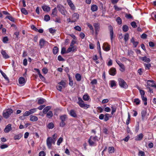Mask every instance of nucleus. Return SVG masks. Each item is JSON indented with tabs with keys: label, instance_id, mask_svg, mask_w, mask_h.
<instances>
[{
	"label": "nucleus",
	"instance_id": "9",
	"mask_svg": "<svg viewBox=\"0 0 156 156\" xmlns=\"http://www.w3.org/2000/svg\"><path fill=\"white\" fill-rule=\"evenodd\" d=\"M108 29L110 32V36L111 39V40L112 42L114 34L113 28L112 26L110 25L108 26Z\"/></svg>",
	"mask_w": 156,
	"mask_h": 156
},
{
	"label": "nucleus",
	"instance_id": "39",
	"mask_svg": "<svg viewBox=\"0 0 156 156\" xmlns=\"http://www.w3.org/2000/svg\"><path fill=\"white\" fill-rule=\"evenodd\" d=\"M109 114L106 113L104 115V120L105 121H107L109 119Z\"/></svg>",
	"mask_w": 156,
	"mask_h": 156
},
{
	"label": "nucleus",
	"instance_id": "37",
	"mask_svg": "<svg viewBox=\"0 0 156 156\" xmlns=\"http://www.w3.org/2000/svg\"><path fill=\"white\" fill-rule=\"evenodd\" d=\"M58 48L56 46H55L54 47L53 52V54L55 55L58 52Z\"/></svg>",
	"mask_w": 156,
	"mask_h": 156
},
{
	"label": "nucleus",
	"instance_id": "13",
	"mask_svg": "<svg viewBox=\"0 0 156 156\" xmlns=\"http://www.w3.org/2000/svg\"><path fill=\"white\" fill-rule=\"evenodd\" d=\"M67 2L70 8L72 10H74L75 9V7L71 0H67Z\"/></svg>",
	"mask_w": 156,
	"mask_h": 156
},
{
	"label": "nucleus",
	"instance_id": "38",
	"mask_svg": "<svg viewBox=\"0 0 156 156\" xmlns=\"http://www.w3.org/2000/svg\"><path fill=\"white\" fill-rule=\"evenodd\" d=\"M89 96L87 94L84 95L83 97V98L84 101H87L89 100Z\"/></svg>",
	"mask_w": 156,
	"mask_h": 156
},
{
	"label": "nucleus",
	"instance_id": "2",
	"mask_svg": "<svg viewBox=\"0 0 156 156\" xmlns=\"http://www.w3.org/2000/svg\"><path fill=\"white\" fill-rule=\"evenodd\" d=\"M78 100L77 103L80 107L86 109L90 107V105L84 104L83 101L81 98H78Z\"/></svg>",
	"mask_w": 156,
	"mask_h": 156
},
{
	"label": "nucleus",
	"instance_id": "25",
	"mask_svg": "<svg viewBox=\"0 0 156 156\" xmlns=\"http://www.w3.org/2000/svg\"><path fill=\"white\" fill-rule=\"evenodd\" d=\"M30 120L31 121H37L38 119V118L35 116L31 115L30 116Z\"/></svg>",
	"mask_w": 156,
	"mask_h": 156
},
{
	"label": "nucleus",
	"instance_id": "43",
	"mask_svg": "<svg viewBox=\"0 0 156 156\" xmlns=\"http://www.w3.org/2000/svg\"><path fill=\"white\" fill-rule=\"evenodd\" d=\"M5 19H8L11 21L14 22V19L11 16H7L5 17Z\"/></svg>",
	"mask_w": 156,
	"mask_h": 156
},
{
	"label": "nucleus",
	"instance_id": "58",
	"mask_svg": "<svg viewBox=\"0 0 156 156\" xmlns=\"http://www.w3.org/2000/svg\"><path fill=\"white\" fill-rule=\"evenodd\" d=\"M138 155L139 156H144L145 155V153L142 151H140L138 153Z\"/></svg>",
	"mask_w": 156,
	"mask_h": 156
},
{
	"label": "nucleus",
	"instance_id": "12",
	"mask_svg": "<svg viewBox=\"0 0 156 156\" xmlns=\"http://www.w3.org/2000/svg\"><path fill=\"white\" fill-rule=\"evenodd\" d=\"M1 53L4 58L6 59L9 58V56L5 50H2L1 51Z\"/></svg>",
	"mask_w": 156,
	"mask_h": 156
},
{
	"label": "nucleus",
	"instance_id": "50",
	"mask_svg": "<svg viewBox=\"0 0 156 156\" xmlns=\"http://www.w3.org/2000/svg\"><path fill=\"white\" fill-rule=\"evenodd\" d=\"M63 140V138L62 137H60L59 138L57 143V144L58 145H60V144L62 142Z\"/></svg>",
	"mask_w": 156,
	"mask_h": 156
},
{
	"label": "nucleus",
	"instance_id": "33",
	"mask_svg": "<svg viewBox=\"0 0 156 156\" xmlns=\"http://www.w3.org/2000/svg\"><path fill=\"white\" fill-rule=\"evenodd\" d=\"M22 135L21 134H19L14 136V137L15 140H19L22 136Z\"/></svg>",
	"mask_w": 156,
	"mask_h": 156
},
{
	"label": "nucleus",
	"instance_id": "31",
	"mask_svg": "<svg viewBox=\"0 0 156 156\" xmlns=\"http://www.w3.org/2000/svg\"><path fill=\"white\" fill-rule=\"evenodd\" d=\"M58 84L62 86V87L64 88L66 87V83L63 80H62L60 82L58 83Z\"/></svg>",
	"mask_w": 156,
	"mask_h": 156
},
{
	"label": "nucleus",
	"instance_id": "8",
	"mask_svg": "<svg viewBox=\"0 0 156 156\" xmlns=\"http://www.w3.org/2000/svg\"><path fill=\"white\" fill-rule=\"evenodd\" d=\"M52 141L53 140L51 137H48L47 140V144L49 149L51 147Z\"/></svg>",
	"mask_w": 156,
	"mask_h": 156
},
{
	"label": "nucleus",
	"instance_id": "10",
	"mask_svg": "<svg viewBox=\"0 0 156 156\" xmlns=\"http://www.w3.org/2000/svg\"><path fill=\"white\" fill-rule=\"evenodd\" d=\"M12 129V125L11 124H9L6 126L4 129V132L5 133H8Z\"/></svg>",
	"mask_w": 156,
	"mask_h": 156
},
{
	"label": "nucleus",
	"instance_id": "15",
	"mask_svg": "<svg viewBox=\"0 0 156 156\" xmlns=\"http://www.w3.org/2000/svg\"><path fill=\"white\" fill-rule=\"evenodd\" d=\"M69 114L71 116L74 118H76L77 116L76 111L73 109H72L70 111Z\"/></svg>",
	"mask_w": 156,
	"mask_h": 156
},
{
	"label": "nucleus",
	"instance_id": "42",
	"mask_svg": "<svg viewBox=\"0 0 156 156\" xmlns=\"http://www.w3.org/2000/svg\"><path fill=\"white\" fill-rule=\"evenodd\" d=\"M45 100L43 98L40 99H39L38 101V104L39 105H40L43 104L45 101Z\"/></svg>",
	"mask_w": 156,
	"mask_h": 156
},
{
	"label": "nucleus",
	"instance_id": "64",
	"mask_svg": "<svg viewBox=\"0 0 156 156\" xmlns=\"http://www.w3.org/2000/svg\"><path fill=\"white\" fill-rule=\"evenodd\" d=\"M97 83V81L96 79H94L93 80L90 82V83L92 85L96 84Z\"/></svg>",
	"mask_w": 156,
	"mask_h": 156
},
{
	"label": "nucleus",
	"instance_id": "46",
	"mask_svg": "<svg viewBox=\"0 0 156 156\" xmlns=\"http://www.w3.org/2000/svg\"><path fill=\"white\" fill-rule=\"evenodd\" d=\"M50 20V17L48 15H46L44 16V20L46 21H48Z\"/></svg>",
	"mask_w": 156,
	"mask_h": 156
},
{
	"label": "nucleus",
	"instance_id": "21",
	"mask_svg": "<svg viewBox=\"0 0 156 156\" xmlns=\"http://www.w3.org/2000/svg\"><path fill=\"white\" fill-rule=\"evenodd\" d=\"M0 72L2 74L4 78L6 80L8 83L9 82V78L7 77L6 75L0 69Z\"/></svg>",
	"mask_w": 156,
	"mask_h": 156
},
{
	"label": "nucleus",
	"instance_id": "24",
	"mask_svg": "<svg viewBox=\"0 0 156 156\" xmlns=\"http://www.w3.org/2000/svg\"><path fill=\"white\" fill-rule=\"evenodd\" d=\"M51 108V107L50 106H47L45 107L43 110V113L45 114Z\"/></svg>",
	"mask_w": 156,
	"mask_h": 156
},
{
	"label": "nucleus",
	"instance_id": "32",
	"mask_svg": "<svg viewBox=\"0 0 156 156\" xmlns=\"http://www.w3.org/2000/svg\"><path fill=\"white\" fill-rule=\"evenodd\" d=\"M120 67V70L121 71L123 72L125 70V67L123 64H120L119 66Z\"/></svg>",
	"mask_w": 156,
	"mask_h": 156
},
{
	"label": "nucleus",
	"instance_id": "18",
	"mask_svg": "<svg viewBox=\"0 0 156 156\" xmlns=\"http://www.w3.org/2000/svg\"><path fill=\"white\" fill-rule=\"evenodd\" d=\"M46 42V41L43 39H41L39 41V45L40 46V48H43Z\"/></svg>",
	"mask_w": 156,
	"mask_h": 156
},
{
	"label": "nucleus",
	"instance_id": "36",
	"mask_svg": "<svg viewBox=\"0 0 156 156\" xmlns=\"http://www.w3.org/2000/svg\"><path fill=\"white\" fill-rule=\"evenodd\" d=\"M144 65L146 69L149 70L151 67V64L150 63H144Z\"/></svg>",
	"mask_w": 156,
	"mask_h": 156
},
{
	"label": "nucleus",
	"instance_id": "19",
	"mask_svg": "<svg viewBox=\"0 0 156 156\" xmlns=\"http://www.w3.org/2000/svg\"><path fill=\"white\" fill-rule=\"evenodd\" d=\"M147 85L148 87H153L154 83V81L153 80H149L147 81Z\"/></svg>",
	"mask_w": 156,
	"mask_h": 156
},
{
	"label": "nucleus",
	"instance_id": "60",
	"mask_svg": "<svg viewBox=\"0 0 156 156\" xmlns=\"http://www.w3.org/2000/svg\"><path fill=\"white\" fill-rule=\"evenodd\" d=\"M74 29L79 31H80L81 30V28L79 26H77L74 27Z\"/></svg>",
	"mask_w": 156,
	"mask_h": 156
},
{
	"label": "nucleus",
	"instance_id": "4",
	"mask_svg": "<svg viewBox=\"0 0 156 156\" xmlns=\"http://www.w3.org/2000/svg\"><path fill=\"white\" fill-rule=\"evenodd\" d=\"M59 119L61 121V122L59 124L60 126L63 127L66 125L65 122L67 119V116L66 115H63L60 116Z\"/></svg>",
	"mask_w": 156,
	"mask_h": 156
},
{
	"label": "nucleus",
	"instance_id": "28",
	"mask_svg": "<svg viewBox=\"0 0 156 156\" xmlns=\"http://www.w3.org/2000/svg\"><path fill=\"white\" fill-rule=\"evenodd\" d=\"M57 13V11L56 8H54L53 10L51 13V15L53 17H54L56 16Z\"/></svg>",
	"mask_w": 156,
	"mask_h": 156
},
{
	"label": "nucleus",
	"instance_id": "34",
	"mask_svg": "<svg viewBox=\"0 0 156 156\" xmlns=\"http://www.w3.org/2000/svg\"><path fill=\"white\" fill-rule=\"evenodd\" d=\"M53 116V113L52 111H49L47 114V117L49 118H51Z\"/></svg>",
	"mask_w": 156,
	"mask_h": 156
},
{
	"label": "nucleus",
	"instance_id": "23",
	"mask_svg": "<svg viewBox=\"0 0 156 156\" xmlns=\"http://www.w3.org/2000/svg\"><path fill=\"white\" fill-rule=\"evenodd\" d=\"M143 137V134L142 133H140L139 135H137L135 137V140L136 141H140L141 140Z\"/></svg>",
	"mask_w": 156,
	"mask_h": 156
},
{
	"label": "nucleus",
	"instance_id": "44",
	"mask_svg": "<svg viewBox=\"0 0 156 156\" xmlns=\"http://www.w3.org/2000/svg\"><path fill=\"white\" fill-rule=\"evenodd\" d=\"M48 128L49 129H52L54 127V124L52 122H50L48 125Z\"/></svg>",
	"mask_w": 156,
	"mask_h": 156
},
{
	"label": "nucleus",
	"instance_id": "63",
	"mask_svg": "<svg viewBox=\"0 0 156 156\" xmlns=\"http://www.w3.org/2000/svg\"><path fill=\"white\" fill-rule=\"evenodd\" d=\"M42 72L44 74H46L48 72V70L46 68H44L42 69Z\"/></svg>",
	"mask_w": 156,
	"mask_h": 156
},
{
	"label": "nucleus",
	"instance_id": "11",
	"mask_svg": "<svg viewBox=\"0 0 156 156\" xmlns=\"http://www.w3.org/2000/svg\"><path fill=\"white\" fill-rule=\"evenodd\" d=\"M109 73L110 75L112 76H115L116 73V70L115 68H111L109 71Z\"/></svg>",
	"mask_w": 156,
	"mask_h": 156
},
{
	"label": "nucleus",
	"instance_id": "53",
	"mask_svg": "<svg viewBox=\"0 0 156 156\" xmlns=\"http://www.w3.org/2000/svg\"><path fill=\"white\" fill-rule=\"evenodd\" d=\"M114 8L115 9L116 11H120L122 9V8L118 7L116 5H114Z\"/></svg>",
	"mask_w": 156,
	"mask_h": 156
},
{
	"label": "nucleus",
	"instance_id": "47",
	"mask_svg": "<svg viewBox=\"0 0 156 156\" xmlns=\"http://www.w3.org/2000/svg\"><path fill=\"white\" fill-rule=\"evenodd\" d=\"M110 86L111 87H113L114 86H116V83L113 80H111L110 81Z\"/></svg>",
	"mask_w": 156,
	"mask_h": 156
},
{
	"label": "nucleus",
	"instance_id": "7",
	"mask_svg": "<svg viewBox=\"0 0 156 156\" xmlns=\"http://www.w3.org/2000/svg\"><path fill=\"white\" fill-rule=\"evenodd\" d=\"M79 15L77 13H74L72 15L71 23H74L76 22L79 18Z\"/></svg>",
	"mask_w": 156,
	"mask_h": 156
},
{
	"label": "nucleus",
	"instance_id": "57",
	"mask_svg": "<svg viewBox=\"0 0 156 156\" xmlns=\"http://www.w3.org/2000/svg\"><path fill=\"white\" fill-rule=\"evenodd\" d=\"M58 60L59 61H65V59L60 55H59L58 56Z\"/></svg>",
	"mask_w": 156,
	"mask_h": 156
},
{
	"label": "nucleus",
	"instance_id": "48",
	"mask_svg": "<svg viewBox=\"0 0 156 156\" xmlns=\"http://www.w3.org/2000/svg\"><path fill=\"white\" fill-rule=\"evenodd\" d=\"M130 116L129 113H128V117L127 119L126 120V124L128 125L129 124V121L130 120Z\"/></svg>",
	"mask_w": 156,
	"mask_h": 156
},
{
	"label": "nucleus",
	"instance_id": "30",
	"mask_svg": "<svg viewBox=\"0 0 156 156\" xmlns=\"http://www.w3.org/2000/svg\"><path fill=\"white\" fill-rule=\"evenodd\" d=\"M108 150L109 153H112L114 152L115 149L113 147H109Z\"/></svg>",
	"mask_w": 156,
	"mask_h": 156
},
{
	"label": "nucleus",
	"instance_id": "52",
	"mask_svg": "<svg viewBox=\"0 0 156 156\" xmlns=\"http://www.w3.org/2000/svg\"><path fill=\"white\" fill-rule=\"evenodd\" d=\"M133 102L135 103L136 105H138L140 104V101L138 98H135Z\"/></svg>",
	"mask_w": 156,
	"mask_h": 156
},
{
	"label": "nucleus",
	"instance_id": "26",
	"mask_svg": "<svg viewBox=\"0 0 156 156\" xmlns=\"http://www.w3.org/2000/svg\"><path fill=\"white\" fill-rule=\"evenodd\" d=\"M147 113L146 110H143L141 112V115L142 118L143 120H144Z\"/></svg>",
	"mask_w": 156,
	"mask_h": 156
},
{
	"label": "nucleus",
	"instance_id": "62",
	"mask_svg": "<svg viewBox=\"0 0 156 156\" xmlns=\"http://www.w3.org/2000/svg\"><path fill=\"white\" fill-rule=\"evenodd\" d=\"M45 153L44 151H42L40 152L39 154V156H45Z\"/></svg>",
	"mask_w": 156,
	"mask_h": 156
},
{
	"label": "nucleus",
	"instance_id": "51",
	"mask_svg": "<svg viewBox=\"0 0 156 156\" xmlns=\"http://www.w3.org/2000/svg\"><path fill=\"white\" fill-rule=\"evenodd\" d=\"M37 111V108H34L31 109L29 111L30 114L35 112Z\"/></svg>",
	"mask_w": 156,
	"mask_h": 156
},
{
	"label": "nucleus",
	"instance_id": "49",
	"mask_svg": "<svg viewBox=\"0 0 156 156\" xmlns=\"http://www.w3.org/2000/svg\"><path fill=\"white\" fill-rule=\"evenodd\" d=\"M111 108L112 109L111 114L112 115H113V113L116 112V108L115 106H112L111 107Z\"/></svg>",
	"mask_w": 156,
	"mask_h": 156
},
{
	"label": "nucleus",
	"instance_id": "35",
	"mask_svg": "<svg viewBox=\"0 0 156 156\" xmlns=\"http://www.w3.org/2000/svg\"><path fill=\"white\" fill-rule=\"evenodd\" d=\"M122 29L124 32H126L128 31L129 27L127 25H125L123 26Z\"/></svg>",
	"mask_w": 156,
	"mask_h": 156
},
{
	"label": "nucleus",
	"instance_id": "29",
	"mask_svg": "<svg viewBox=\"0 0 156 156\" xmlns=\"http://www.w3.org/2000/svg\"><path fill=\"white\" fill-rule=\"evenodd\" d=\"M75 77L77 81H80L81 79V76L79 73H77L76 74Z\"/></svg>",
	"mask_w": 156,
	"mask_h": 156
},
{
	"label": "nucleus",
	"instance_id": "41",
	"mask_svg": "<svg viewBox=\"0 0 156 156\" xmlns=\"http://www.w3.org/2000/svg\"><path fill=\"white\" fill-rule=\"evenodd\" d=\"M129 34L128 33H126L125 34L124 37V40L126 42H127L129 40Z\"/></svg>",
	"mask_w": 156,
	"mask_h": 156
},
{
	"label": "nucleus",
	"instance_id": "27",
	"mask_svg": "<svg viewBox=\"0 0 156 156\" xmlns=\"http://www.w3.org/2000/svg\"><path fill=\"white\" fill-rule=\"evenodd\" d=\"M98 6L95 5H91V10L93 12L96 11L98 10Z\"/></svg>",
	"mask_w": 156,
	"mask_h": 156
},
{
	"label": "nucleus",
	"instance_id": "14",
	"mask_svg": "<svg viewBox=\"0 0 156 156\" xmlns=\"http://www.w3.org/2000/svg\"><path fill=\"white\" fill-rule=\"evenodd\" d=\"M96 33L97 34L100 29V24L98 23H95L94 24Z\"/></svg>",
	"mask_w": 156,
	"mask_h": 156
},
{
	"label": "nucleus",
	"instance_id": "22",
	"mask_svg": "<svg viewBox=\"0 0 156 156\" xmlns=\"http://www.w3.org/2000/svg\"><path fill=\"white\" fill-rule=\"evenodd\" d=\"M103 48L105 51H108L110 50V46L107 44H104L103 47Z\"/></svg>",
	"mask_w": 156,
	"mask_h": 156
},
{
	"label": "nucleus",
	"instance_id": "61",
	"mask_svg": "<svg viewBox=\"0 0 156 156\" xmlns=\"http://www.w3.org/2000/svg\"><path fill=\"white\" fill-rule=\"evenodd\" d=\"M8 41V38L7 37H5L3 39V42L4 43H7Z\"/></svg>",
	"mask_w": 156,
	"mask_h": 156
},
{
	"label": "nucleus",
	"instance_id": "40",
	"mask_svg": "<svg viewBox=\"0 0 156 156\" xmlns=\"http://www.w3.org/2000/svg\"><path fill=\"white\" fill-rule=\"evenodd\" d=\"M116 22L119 25L121 24L122 23V21L121 19L119 17H118L116 18Z\"/></svg>",
	"mask_w": 156,
	"mask_h": 156
},
{
	"label": "nucleus",
	"instance_id": "3",
	"mask_svg": "<svg viewBox=\"0 0 156 156\" xmlns=\"http://www.w3.org/2000/svg\"><path fill=\"white\" fill-rule=\"evenodd\" d=\"M13 112V110L11 109H8L4 110L3 112L2 115L3 117L5 119H8L11 114Z\"/></svg>",
	"mask_w": 156,
	"mask_h": 156
},
{
	"label": "nucleus",
	"instance_id": "20",
	"mask_svg": "<svg viewBox=\"0 0 156 156\" xmlns=\"http://www.w3.org/2000/svg\"><path fill=\"white\" fill-rule=\"evenodd\" d=\"M42 8L44 11L47 12L49 11L51 9L50 7L47 5L43 6Z\"/></svg>",
	"mask_w": 156,
	"mask_h": 156
},
{
	"label": "nucleus",
	"instance_id": "56",
	"mask_svg": "<svg viewBox=\"0 0 156 156\" xmlns=\"http://www.w3.org/2000/svg\"><path fill=\"white\" fill-rule=\"evenodd\" d=\"M131 25L133 28H135L137 27L136 23L134 21L132 22L131 23Z\"/></svg>",
	"mask_w": 156,
	"mask_h": 156
},
{
	"label": "nucleus",
	"instance_id": "59",
	"mask_svg": "<svg viewBox=\"0 0 156 156\" xmlns=\"http://www.w3.org/2000/svg\"><path fill=\"white\" fill-rule=\"evenodd\" d=\"M66 51L65 48L64 47L62 48L61 49V54L63 55L65 53H66Z\"/></svg>",
	"mask_w": 156,
	"mask_h": 156
},
{
	"label": "nucleus",
	"instance_id": "16",
	"mask_svg": "<svg viewBox=\"0 0 156 156\" xmlns=\"http://www.w3.org/2000/svg\"><path fill=\"white\" fill-rule=\"evenodd\" d=\"M19 83L20 84H24L26 83V81L24 78L23 77H21L19 79Z\"/></svg>",
	"mask_w": 156,
	"mask_h": 156
},
{
	"label": "nucleus",
	"instance_id": "54",
	"mask_svg": "<svg viewBox=\"0 0 156 156\" xmlns=\"http://www.w3.org/2000/svg\"><path fill=\"white\" fill-rule=\"evenodd\" d=\"M87 24L88 27L89 28L90 30H92V31L93 32L94 30L93 27L92 25L89 23H87Z\"/></svg>",
	"mask_w": 156,
	"mask_h": 156
},
{
	"label": "nucleus",
	"instance_id": "45",
	"mask_svg": "<svg viewBox=\"0 0 156 156\" xmlns=\"http://www.w3.org/2000/svg\"><path fill=\"white\" fill-rule=\"evenodd\" d=\"M21 12L24 14L26 15L28 14L27 11L24 8H22L21 9Z\"/></svg>",
	"mask_w": 156,
	"mask_h": 156
},
{
	"label": "nucleus",
	"instance_id": "5",
	"mask_svg": "<svg viewBox=\"0 0 156 156\" xmlns=\"http://www.w3.org/2000/svg\"><path fill=\"white\" fill-rule=\"evenodd\" d=\"M118 80L119 85L120 87L124 88H126L128 87V85L123 79L119 78Z\"/></svg>",
	"mask_w": 156,
	"mask_h": 156
},
{
	"label": "nucleus",
	"instance_id": "55",
	"mask_svg": "<svg viewBox=\"0 0 156 156\" xmlns=\"http://www.w3.org/2000/svg\"><path fill=\"white\" fill-rule=\"evenodd\" d=\"M125 17L128 19H131L133 18V16L130 14H126L125 15Z\"/></svg>",
	"mask_w": 156,
	"mask_h": 156
},
{
	"label": "nucleus",
	"instance_id": "6",
	"mask_svg": "<svg viewBox=\"0 0 156 156\" xmlns=\"http://www.w3.org/2000/svg\"><path fill=\"white\" fill-rule=\"evenodd\" d=\"M57 8L58 9L59 11L63 15H65L66 11L64 7L61 5H58L57 6Z\"/></svg>",
	"mask_w": 156,
	"mask_h": 156
},
{
	"label": "nucleus",
	"instance_id": "17",
	"mask_svg": "<svg viewBox=\"0 0 156 156\" xmlns=\"http://www.w3.org/2000/svg\"><path fill=\"white\" fill-rule=\"evenodd\" d=\"M139 58L143 61L146 62L148 63L151 61L150 59L149 58H147L146 56L140 57Z\"/></svg>",
	"mask_w": 156,
	"mask_h": 156
},
{
	"label": "nucleus",
	"instance_id": "1",
	"mask_svg": "<svg viewBox=\"0 0 156 156\" xmlns=\"http://www.w3.org/2000/svg\"><path fill=\"white\" fill-rule=\"evenodd\" d=\"M98 140V137L97 136H91L88 140V142L90 146H96V142Z\"/></svg>",
	"mask_w": 156,
	"mask_h": 156
}]
</instances>
